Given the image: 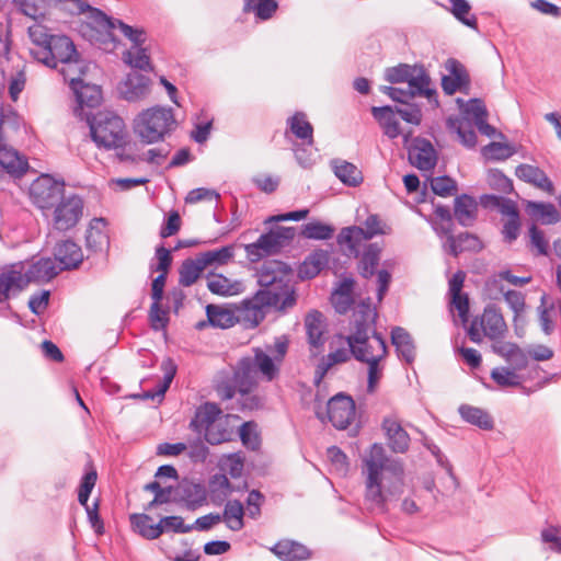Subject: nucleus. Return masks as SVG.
<instances>
[{
	"label": "nucleus",
	"mask_w": 561,
	"mask_h": 561,
	"mask_svg": "<svg viewBox=\"0 0 561 561\" xmlns=\"http://www.w3.org/2000/svg\"><path fill=\"white\" fill-rule=\"evenodd\" d=\"M253 352L257 371H260L268 381L275 379L279 374V368L277 367V362L274 357L272 358L268 356L260 347H255Z\"/></svg>",
	"instance_id": "nucleus-48"
},
{
	"label": "nucleus",
	"mask_w": 561,
	"mask_h": 561,
	"mask_svg": "<svg viewBox=\"0 0 561 561\" xmlns=\"http://www.w3.org/2000/svg\"><path fill=\"white\" fill-rule=\"evenodd\" d=\"M234 244L221 247L220 249L201 252L197 254L205 268L207 266H222L231 261L234 256Z\"/></svg>",
	"instance_id": "nucleus-42"
},
{
	"label": "nucleus",
	"mask_w": 561,
	"mask_h": 561,
	"mask_svg": "<svg viewBox=\"0 0 561 561\" xmlns=\"http://www.w3.org/2000/svg\"><path fill=\"white\" fill-rule=\"evenodd\" d=\"M130 526L134 533L147 540H154L161 536V528L152 524V517L146 513H134L129 515Z\"/></svg>",
	"instance_id": "nucleus-31"
},
{
	"label": "nucleus",
	"mask_w": 561,
	"mask_h": 561,
	"mask_svg": "<svg viewBox=\"0 0 561 561\" xmlns=\"http://www.w3.org/2000/svg\"><path fill=\"white\" fill-rule=\"evenodd\" d=\"M479 204L477 199L469 194H461L454 199V211L451 213L454 221L456 220L462 227H472L478 219Z\"/></svg>",
	"instance_id": "nucleus-22"
},
{
	"label": "nucleus",
	"mask_w": 561,
	"mask_h": 561,
	"mask_svg": "<svg viewBox=\"0 0 561 561\" xmlns=\"http://www.w3.org/2000/svg\"><path fill=\"white\" fill-rule=\"evenodd\" d=\"M335 176L345 185L356 187L364 181L362 171L354 164L344 160H334Z\"/></svg>",
	"instance_id": "nucleus-38"
},
{
	"label": "nucleus",
	"mask_w": 561,
	"mask_h": 561,
	"mask_svg": "<svg viewBox=\"0 0 561 561\" xmlns=\"http://www.w3.org/2000/svg\"><path fill=\"white\" fill-rule=\"evenodd\" d=\"M334 227L319 220L308 222L301 227L300 234L306 239L329 240L333 237Z\"/></svg>",
	"instance_id": "nucleus-49"
},
{
	"label": "nucleus",
	"mask_w": 561,
	"mask_h": 561,
	"mask_svg": "<svg viewBox=\"0 0 561 561\" xmlns=\"http://www.w3.org/2000/svg\"><path fill=\"white\" fill-rule=\"evenodd\" d=\"M431 188L435 195L448 197L457 192V183L449 175H440L431 180Z\"/></svg>",
	"instance_id": "nucleus-61"
},
{
	"label": "nucleus",
	"mask_w": 561,
	"mask_h": 561,
	"mask_svg": "<svg viewBox=\"0 0 561 561\" xmlns=\"http://www.w3.org/2000/svg\"><path fill=\"white\" fill-rule=\"evenodd\" d=\"M60 273L50 257H41L32 263L23 274L11 268L0 273V304H5L4 309L12 311L10 298L16 297L28 284L49 282Z\"/></svg>",
	"instance_id": "nucleus-3"
},
{
	"label": "nucleus",
	"mask_w": 561,
	"mask_h": 561,
	"mask_svg": "<svg viewBox=\"0 0 561 561\" xmlns=\"http://www.w3.org/2000/svg\"><path fill=\"white\" fill-rule=\"evenodd\" d=\"M446 126L450 131L458 135L461 144L468 148H474L477 145V134L470 122L458 116H449L446 119Z\"/></svg>",
	"instance_id": "nucleus-37"
},
{
	"label": "nucleus",
	"mask_w": 561,
	"mask_h": 561,
	"mask_svg": "<svg viewBox=\"0 0 561 561\" xmlns=\"http://www.w3.org/2000/svg\"><path fill=\"white\" fill-rule=\"evenodd\" d=\"M30 197L42 210L50 209L65 197V182L55 180L49 174H42L31 184Z\"/></svg>",
	"instance_id": "nucleus-10"
},
{
	"label": "nucleus",
	"mask_w": 561,
	"mask_h": 561,
	"mask_svg": "<svg viewBox=\"0 0 561 561\" xmlns=\"http://www.w3.org/2000/svg\"><path fill=\"white\" fill-rule=\"evenodd\" d=\"M158 525L161 528V535L169 531L186 534L193 530V526L185 525L183 517L178 515L163 516L158 522Z\"/></svg>",
	"instance_id": "nucleus-60"
},
{
	"label": "nucleus",
	"mask_w": 561,
	"mask_h": 561,
	"mask_svg": "<svg viewBox=\"0 0 561 561\" xmlns=\"http://www.w3.org/2000/svg\"><path fill=\"white\" fill-rule=\"evenodd\" d=\"M172 252L173 249H167L163 244H159L154 251V257L157 259V263H150V272L169 273L173 262Z\"/></svg>",
	"instance_id": "nucleus-59"
},
{
	"label": "nucleus",
	"mask_w": 561,
	"mask_h": 561,
	"mask_svg": "<svg viewBox=\"0 0 561 561\" xmlns=\"http://www.w3.org/2000/svg\"><path fill=\"white\" fill-rule=\"evenodd\" d=\"M420 64L409 65L399 64L394 67H388L385 70V80L391 84L407 83L411 76L416 72Z\"/></svg>",
	"instance_id": "nucleus-50"
},
{
	"label": "nucleus",
	"mask_w": 561,
	"mask_h": 561,
	"mask_svg": "<svg viewBox=\"0 0 561 561\" xmlns=\"http://www.w3.org/2000/svg\"><path fill=\"white\" fill-rule=\"evenodd\" d=\"M144 490L153 493V499L145 506V511H151L163 504L175 503V497L170 496L163 490L159 481L154 480L144 485Z\"/></svg>",
	"instance_id": "nucleus-53"
},
{
	"label": "nucleus",
	"mask_w": 561,
	"mask_h": 561,
	"mask_svg": "<svg viewBox=\"0 0 561 561\" xmlns=\"http://www.w3.org/2000/svg\"><path fill=\"white\" fill-rule=\"evenodd\" d=\"M286 126L284 136L287 140L293 142L291 136H294L295 138L300 139L301 142L307 144V146H312L314 144L313 126L308 121L305 112H295L286 119Z\"/></svg>",
	"instance_id": "nucleus-20"
},
{
	"label": "nucleus",
	"mask_w": 561,
	"mask_h": 561,
	"mask_svg": "<svg viewBox=\"0 0 561 561\" xmlns=\"http://www.w3.org/2000/svg\"><path fill=\"white\" fill-rule=\"evenodd\" d=\"M243 12L254 13L262 21L271 19L278 9L276 0H243Z\"/></svg>",
	"instance_id": "nucleus-44"
},
{
	"label": "nucleus",
	"mask_w": 561,
	"mask_h": 561,
	"mask_svg": "<svg viewBox=\"0 0 561 561\" xmlns=\"http://www.w3.org/2000/svg\"><path fill=\"white\" fill-rule=\"evenodd\" d=\"M54 259L58 262V268L62 271H71L79 267L83 261V253L75 241L67 239L58 242L54 247Z\"/></svg>",
	"instance_id": "nucleus-19"
},
{
	"label": "nucleus",
	"mask_w": 561,
	"mask_h": 561,
	"mask_svg": "<svg viewBox=\"0 0 561 561\" xmlns=\"http://www.w3.org/2000/svg\"><path fill=\"white\" fill-rule=\"evenodd\" d=\"M515 175L520 180L533 186L547 192L550 195L554 194V185L548 178L546 172L539 167H535L527 163L517 165Z\"/></svg>",
	"instance_id": "nucleus-25"
},
{
	"label": "nucleus",
	"mask_w": 561,
	"mask_h": 561,
	"mask_svg": "<svg viewBox=\"0 0 561 561\" xmlns=\"http://www.w3.org/2000/svg\"><path fill=\"white\" fill-rule=\"evenodd\" d=\"M70 87L78 103L75 115L84 121L85 114L92 113L91 111H84V107L93 110L101 105L103 101L102 89L100 85L87 83L80 78L72 79Z\"/></svg>",
	"instance_id": "nucleus-13"
},
{
	"label": "nucleus",
	"mask_w": 561,
	"mask_h": 561,
	"mask_svg": "<svg viewBox=\"0 0 561 561\" xmlns=\"http://www.w3.org/2000/svg\"><path fill=\"white\" fill-rule=\"evenodd\" d=\"M100 224L105 225L106 220L102 217L93 218L90 221L89 228L85 233L87 249L94 253L103 252V250L107 248L110 244L108 236L98 228V225Z\"/></svg>",
	"instance_id": "nucleus-34"
},
{
	"label": "nucleus",
	"mask_w": 561,
	"mask_h": 561,
	"mask_svg": "<svg viewBox=\"0 0 561 561\" xmlns=\"http://www.w3.org/2000/svg\"><path fill=\"white\" fill-rule=\"evenodd\" d=\"M90 136L99 148L106 150L123 148L127 145V131L124 121L112 111H98L85 114Z\"/></svg>",
	"instance_id": "nucleus-4"
},
{
	"label": "nucleus",
	"mask_w": 561,
	"mask_h": 561,
	"mask_svg": "<svg viewBox=\"0 0 561 561\" xmlns=\"http://www.w3.org/2000/svg\"><path fill=\"white\" fill-rule=\"evenodd\" d=\"M176 490L175 504H181L190 511L202 507L207 501L206 486L186 477L176 483Z\"/></svg>",
	"instance_id": "nucleus-15"
},
{
	"label": "nucleus",
	"mask_w": 561,
	"mask_h": 561,
	"mask_svg": "<svg viewBox=\"0 0 561 561\" xmlns=\"http://www.w3.org/2000/svg\"><path fill=\"white\" fill-rule=\"evenodd\" d=\"M271 551L282 561H305L311 558V550L305 545L291 540L282 539L277 541Z\"/></svg>",
	"instance_id": "nucleus-26"
},
{
	"label": "nucleus",
	"mask_w": 561,
	"mask_h": 561,
	"mask_svg": "<svg viewBox=\"0 0 561 561\" xmlns=\"http://www.w3.org/2000/svg\"><path fill=\"white\" fill-rule=\"evenodd\" d=\"M256 423L254 421L244 422L239 428V436L242 444L251 450L260 448L261 438L256 432Z\"/></svg>",
	"instance_id": "nucleus-58"
},
{
	"label": "nucleus",
	"mask_w": 561,
	"mask_h": 561,
	"mask_svg": "<svg viewBox=\"0 0 561 561\" xmlns=\"http://www.w3.org/2000/svg\"><path fill=\"white\" fill-rule=\"evenodd\" d=\"M256 371L257 367L254 357L244 356L240 358L233 375L238 386H252Z\"/></svg>",
	"instance_id": "nucleus-46"
},
{
	"label": "nucleus",
	"mask_w": 561,
	"mask_h": 561,
	"mask_svg": "<svg viewBox=\"0 0 561 561\" xmlns=\"http://www.w3.org/2000/svg\"><path fill=\"white\" fill-rule=\"evenodd\" d=\"M454 16L466 26L478 30V21L474 14H469L471 5L467 0H448Z\"/></svg>",
	"instance_id": "nucleus-52"
},
{
	"label": "nucleus",
	"mask_w": 561,
	"mask_h": 561,
	"mask_svg": "<svg viewBox=\"0 0 561 561\" xmlns=\"http://www.w3.org/2000/svg\"><path fill=\"white\" fill-rule=\"evenodd\" d=\"M408 89H405L408 98L415 96L426 98L434 108L439 107L438 94L435 88H431L432 79L424 65L420 64L415 73L409 79Z\"/></svg>",
	"instance_id": "nucleus-17"
},
{
	"label": "nucleus",
	"mask_w": 561,
	"mask_h": 561,
	"mask_svg": "<svg viewBox=\"0 0 561 561\" xmlns=\"http://www.w3.org/2000/svg\"><path fill=\"white\" fill-rule=\"evenodd\" d=\"M98 480V472L96 470L91 466V470L85 472L83 477L81 478L80 485L78 489V502L80 505H82L84 508H88L90 505L88 503L90 494L95 486Z\"/></svg>",
	"instance_id": "nucleus-55"
},
{
	"label": "nucleus",
	"mask_w": 561,
	"mask_h": 561,
	"mask_svg": "<svg viewBox=\"0 0 561 561\" xmlns=\"http://www.w3.org/2000/svg\"><path fill=\"white\" fill-rule=\"evenodd\" d=\"M502 280H506L514 286H524L531 282V276L520 277L513 275L510 270L501 271L493 278L485 282L484 291L488 294L489 298L496 299V295H493V291L503 293L504 287Z\"/></svg>",
	"instance_id": "nucleus-33"
},
{
	"label": "nucleus",
	"mask_w": 561,
	"mask_h": 561,
	"mask_svg": "<svg viewBox=\"0 0 561 561\" xmlns=\"http://www.w3.org/2000/svg\"><path fill=\"white\" fill-rule=\"evenodd\" d=\"M244 507L240 500H229L224 508L221 520L232 531H239L244 527Z\"/></svg>",
	"instance_id": "nucleus-39"
},
{
	"label": "nucleus",
	"mask_w": 561,
	"mask_h": 561,
	"mask_svg": "<svg viewBox=\"0 0 561 561\" xmlns=\"http://www.w3.org/2000/svg\"><path fill=\"white\" fill-rule=\"evenodd\" d=\"M329 260L330 252L328 250H313L298 266V278L301 280H309L317 277L325 267H328Z\"/></svg>",
	"instance_id": "nucleus-24"
},
{
	"label": "nucleus",
	"mask_w": 561,
	"mask_h": 561,
	"mask_svg": "<svg viewBox=\"0 0 561 561\" xmlns=\"http://www.w3.org/2000/svg\"><path fill=\"white\" fill-rule=\"evenodd\" d=\"M363 462L366 466L364 500L370 512L386 514L389 504L398 502L404 491V467L389 457L382 444L374 443Z\"/></svg>",
	"instance_id": "nucleus-1"
},
{
	"label": "nucleus",
	"mask_w": 561,
	"mask_h": 561,
	"mask_svg": "<svg viewBox=\"0 0 561 561\" xmlns=\"http://www.w3.org/2000/svg\"><path fill=\"white\" fill-rule=\"evenodd\" d=\"M354 353L356 360L360 363H366L368 365L367 391L369 393H373L375 392L379 379L382 376V369L379 366V362L383 359L386 356L376 355V358H370V360H368L366 359L362 351L357 350V352Z\"/></svg>",
	"instance_id": "nucleus-45"
},
{
	"label": "nucleus",
	"mask_w": 561,
	"mask_h": 561,
	"mask_svg": "<svg viewBox=\"0 0 561 561\" xmlns=\"http://www.w3.org/2000/svg\"><path fill=\"white\" fill-rule=\"evenodd\" d=\"M176 128L172 107L160 105L142 111L134 122V131L146 145L163 140Z\"/></svg>",
	"instance_id": "nucleus-5"
},
{
	"label": "nucleus",
	"mask_w": 561,
	"mask_h": 561,
	"mask_svg": "<svg viewBox=\"0 0 561 561\" xmlns=\"http://www.w3.org/2000/svg\"><path fill=\"white\" fill-rule=\"evenodd\" d=\"M294 271L280 260H266L259 270L257 284L261 288L250 299L242 301L243 310L252 311L254 324L264 319L263 308L287 313L297 305L298 294Z\"/></svg>",
	"instance_id": "nucleus-2"
},
{
	"label": "nucleus",
	"mask_w": 561,
	"mask_h": 561,
	"mask_svg": "<svg viewBox=\"0 0 561 561\" xmlns=\"http://www.w3.org/2000/svg\"><path fill=\"white\" fill-rule=\"evenodd\" d=\"M369 240L366 238V233L364 228L358 226H351L342 228L340 233L337 234V243L340 245L346 244L351 254L355 257L359 255L358 245L362 241Z\"/></svg>",
	"instance_id": "nucleus-40"
},
{
	"label": "nucleus",
	"mask_w": 561,
	"mask_h": 561,
	"mask_svg": "<svg viewBox=\"0 0 561 561\" xmlns=\"http://www.w3.org/2000/svg\"><path fill=\"white\" fill-rule=\"evenodd\" d=\"M458 412L463 421L483 431L494 428V420L489 412L470 404H461Z\"/></svg>",
	"instance_id": "nucleus-30"
},
{
	"label": "nucleus",
	"mask_w": 561,
	"mask_h": 561,
	"mask_svg": "<svg viewBox=\"0 0 561 561\" xmlns=\"http://www.w3.org/2000/svg\"><path fill=\"white\" fill-rule=\"evenodd\" d=\"M355 401L348 394L340 392L332 397L325 408L331 424L339 430L347 428L355 417Z\"/></svg>",
	"instance_id": "nucleus-12"
},
{
	"label": "nucleus",
	"mask_w": 561,
	"mask_h": 561,
	"mask_svg": "<svg viewBox=\"0 0 561 561\" xmlns=\"http://www.w3.org/2000/svg\"><path fill=\"white\" fill-rule=\"evenodd\" d=\"M296 237L295 227L276 226L262 233L259 239L244 245V251L252 263H256L264 256L275 255L288 247Z\"/></svg>",
	"instance_id": "nucleus-8"
},
{
	"label": "nucleus",
	"mask_w": 561,
	"mask_h": 561,
	"mask_svg": "<svg viewBox=\"0 0 561 561\" xmlns=\"http://www.w3.org/2000/svg\"><path fill=\"white\" fill-rule=\"evenodd\" d=\"M479 321L483 334L492 341L503 339L507 332V325L501 309L494 304H489L484 307L483 314L479 318Z\"/></svg>",
	"instance_id": "nucleus-18"
},
{
	"label": "nucleus",
	"mask_w": 561,
	"mask_h": 561,
	"mask_svg": "<svg viewBox=\"0 0 561 561\" xmlns=\"http://www.w3.org/2000/svg\"><path fill=\"white\" fill-rule=\"evenodd\" d=\"M371 115L377 121L387 137L394 139L401 135L400 123L396 117V106H373Z\"/></svg>",
	"instance_id": "nucleus-28"
},
{
	"label": "nucleus",
	"mask_w": 561,
	"mask_h": 561,
	"mask_svg": "<svg viewBox=\"0 0 561 561\" xmlns=\"http://www.w3.org/2000/svg\"><path fill=\"white\" fill-rule=\"evenodd\" d=\"M161 369L164 373L163 379L159 385L156 387V394H159V401H161L164 398L165 392L170 388V385L176 374V365L171 358H167L161 364Z\"/></svg>",
	"instance_id": "nucleus-63"
},
{
	"label": "nucleus",
	"mask_w": 561,
	"mask_h": 561,
	"mask_svg": "<svg viewBox=\"0 0 561 561\" xmlns=\"http://www.w3.org/2000/svg\"><path fill=\"white\" fill-rule=\"evenodd\" d=\"M150 84L151 80L149 77L131 71L119 88V93L126 101H139L150 92Z\"/></svg>",
	"instance_id": "nucleus-23"
},
{
	"label": "nucleus",
	"mask_w": 561,
	"mask_h": 561,
	"mask_svg": "<svg viewBox=\"0 0 561 561\" xmlns=\"http://www.w3.org/2000/svg\"><path fill=\"white\" fill-rule=\"evenodd\" d=\"M409 161L421 171H430L437 163V153L432 142L423 137L412 138L408 146Z\"/></svg>",
	"instance_id": "nucleus-16"
},
{
	"label": "nucleus",
	"mask_w": 561,
	"mask_h": 561,
	"mask_svg": "<svg viewBox=\"0 0 561 561\" xmlns=\"http://www.w3.org/2000/svg\"><path fill=\"white\" fill-rule=\"evenodd\" d=\"M434 215L438 221L433 224V229L438 237L446 238L443 248L448 254L457 257L462 252H477L482 249V243L476 234L467 231L454 234L455 224L448 206L438 204L434 208Z\"/></svg>",
	"instance_id": "nucleus-6"
},
{
	"label": "nucleus",
	"mask_w": 561,
	"mask_h": 561,
	"mask_svg": "<svg viewBox=\"0 0 561 561\" xmlns=\"http://www.w3.org/2000/svg\"><path fill=\"white\" fill-rule=\"evenodd\" d=\"M136 48V55H134L131 50L125 51L123 55V60L135 69L152 71L153 67L150 64V57L147 54L146 48L141 46Z\"/></svg>",
	"instance_id": "nucleus-57"
},
{
	"label": "nucleus",
	"mask_w": 561,
	"mask_h": 561,
	"mask_svg": "<svg viewBox=\"0 0 561 561\" xmlns=\"http://www.w3.org/2000/svg\"><path fill=\"white\" fill-rule=\"evenodd\" d=\"M308 343L313 348H322L325 343L323 336L327 328L324 316L319 310L310 311L305 318Z\"/></svg>",
	"instance_id": "nucleus-29"
},
{
	"label": "nucleus",
	"mask_w": 561,
	"mask_h": 561,
	"mask_svg": "<svg viewBox=\"0 0 561 561\" xmlns=\"http://www.w3.org/2000/svg\"><path fill=\"white\" fill-rule=\"evenodd\" d=\"M205 266L196 255L194 259H185L179 268V283L184 287H190L201 277Z\"/></svg>",
	"instance_id": "nucleus-41"
},
{
	"label": "nucleus",
	"mask_w": 561,
	"mask_h": 561,
	"mask_svg": "<svg viewBox=\"0 0 561 561\" xmlns=\"http://www.w3.org/2000/svg\"><path fill=\"white\" fill-rule=\"evenodd\" d=\"M489 186L500 193L511 194L514 191L513 181L500 169H490L486 174Z\"/></svg>",
	"instance_id": "nucleus-54"
},
{
	"label": "nucleus",
	"mask_w": 561,
	"mask_h": 561,
	"mask_svg": "<svg viewBox=\"0 0 561 561\" xmlns=\"http://www.w3.org/2000/svg\"><path fill=\"white\" fill-rule=\"evenodd\" d=\"M482 151L491 160L504 161L515 154L516 149L510 144L492 141Z\"/></svg>",
	"instance_id": "nucleus-56"
},
{
	"label": "nucleus",
	"mask_w": 561,
	"mask_h": 561,
	"mask_svg": "<svg viewBox=\"0 0 561 561\" xmlns=\"http://www.w3.org/2000/svg\"><path fill=\"white\" fill-rule=\"evenodd\" d=\"M381 251L377 242L367 244L358 262V273L363 278L368 279L376 273Z\"/></svg>",
	"instance_id": "nucleus-35"
},
{
	"label": "nucleus",
	"mask_w": 561,
	"mask_h": 561,
	"mask_svg": "<svg viewBox=\"0 0 561 561\" xmlns=\"http://www.w3.org/2000/svg\"><path fill=\"white\" fill-rule=\"evenodd\" d=\"M391 343L396 347L397 355L407 364H412L416 356V346L412 335L402 327L391 330Z\"/></svg>",
	"instance_id": "nucleus-27"
},
{
	"label": "nucleus",
	"mask_w": 561,
	"mask_h": 561,
	"mask_svg": "<svg viewBox=\"0 0 561 561\" xmlns=\"http://www.w3.org/2000/svg\"><path fill=\"white\" fill-rule=\"evenodd\" d=\"M83 199L72 194L64 197L56 206L53 217V226L58 231H68L77 226L83 214Z\"/></svg>",
	"instance_id": "nucleus-11"
},
{
	"label": "nucleus",
	"mask_w": 561,
	"mask_h": 561,
	"mask_svg": "<svg viewBox=\"0 0 561 561\" xmlns=\"http://www.w3.org/2000/svg\"><path fill=\"white\" fill-rule=\"evenodd\" d=\"M526 211L531 217H538L542 219V224L552 225L560 220V215L551 203H541L528 201L526 203Z\"/></svg>",
	"instance_id": "nucleus-43"
},
{
	"label": "nucleus",
	"mask_w": 561,
	"mask_h": 561,
	"mask_svg": "<svg viewBox=\"0 0 561 561\" xmlns=\"http://www.w3.org/2000/svg\"><path fill=\"white\" fill-rule=\"evenodd\" d=\"M389 448L396 454H404L410 447V435L399 421L385 417L381 423Z\"/></svg>",
	"instance_id": "nucleus-21"
},
{
	"label": "nucleus",
	"mask_w": 561,
	"mask_h": 561,
	"mask_svg": "<svg viewBox=\"0 0 561 561\" xmlns=\"http://www.w3.org/2000/svg\"><path fill=\"white\" fill-rule=\"evenodd\" d=\"M91 18L98 25L106 28L108 32L114 30L115 27H119V30L126 37H130V34L135 33V28L133 26L124 23L122 20L108 16L101 9H92Z\"/></svg>",
	"instance_id": "nucleus-47"
},
{
	"label": "nucleus",
	"mask_w": 561,
	"mask_h": 561,
	"mask_svg": "<svg viewBox=\"0 0 561 561\" xmlns=\"http://www.w3.org/2000/svg\"><path fill=\"white\" fill-rule=\"evenodd\" d=\"M354 316V331L345 337L348 346H353L354 343L366 344L367 340H369V327L376 323L378 317L376 309L371 308L370 298L363 300L358 305V310Z\"/></svg>",
	"instance_id": "nucleus-14"
},
{
	"label": "nucleus",
	"mask_w": 561,
	"mask_h": 561,
	"mask_svg": "<svg viewBox=\"0 0 561 561\" xmlns=\"http://www.w3.org/2000/svg\"><path fill=\"white\" fill-rule=\"evenodd\" d=\"M205 310L208 323L213 328L229 329L238 322L233 310L214 304L207 305Z\"/></svg>",
	"instance_id": "nucleus-36"
},
{
	"label": "nucleus",
	"mask_w": 561,
	"mask_h": 561,
	"mask_svg": "<svg viewBox=\"0 0 561 561\" xmlns=\"http://www.w3.org/2000/svg\"><path fill=\"white\" fill-rule=\"evenodd\" d=\"M491 378L494 382L501 387H517L520 385L518 375L515 374L514 369L508 368H494L491 371Z\"/></svg>",
	"instance_id": "nucleus-64"
},
{
	"label": "nucleus",
	"mask_w": 561,
	"mask_h": 561,
	"mask_svg": "<svg viewBox=\"0 0 561 561\" xmlns=\"http://www.w3.org/2000/svg\"><path fill=\"white\" fill-rule=\"evenodd\" d=\"M251 386H238V392L240 393L239 404L240 411H254L263 407L262 399L257 394L251 393Z\"/></svg>",
	"instance_id": "nucleus-62"
},
{
	"label": "nucleus",
	"mask_w": 561,
	"mask_h": 561,
	"mask_svg": "<svg viewBox=\"0 0 561 561\" xmlns=\"http://www.w3.org/2000/svg\"><path fill=\"white\" fill-rule=\"evenodd\" d=\"M28 36L36 48L31 49V55L35 59V53L46 50L55 34H50L45 25L39 23L33 24L27 30Z\"/></svg>",
	"instance_id": "nucleus-51"
},
{
	"label": "nucleus",
	"mask_w": 561,
	"mask_h": 561,
	"mask_svg": "<svg viewBox=\"0 0 561 561\" xmlns=\"http://www.w3.org/2000/svg\"><path fill=\"white\" fill-rule=\"evenodd\" d=\"M79 58L75 43L64 34H55L46 50L35 53V59L51 69H56L59 62H78Z\"/></svg>",
	"instance_id": "nucleus-9"
},
{
	"label": "nucleus",
	"mask_w": 561,
	"mask_h": 561,
	"mask_svg": "<svg viewBox=\"0 0 561 561\" xmlns=\"http://www.w3.org/2000/svg\"><path fill=\"white\" fill-rule=\"evenodd\" d=\"M221 413L217 403L207 401L195 410L190 428L198 435L204 433L205 440L210 445L230 442L232 431L224 423L217 422Z\"/></svg>",
	"instance_id": "nucleus-7"
},
{
	"label": "nucleus",
	"mask_w": 561,
	"mask_h": 561,
	"mask_svg": "<svg viewBox=\"0 0 561 561\" xmlns=\"http://www.w3.org/2000/svg\"><path fill=\"white\" fill-rule=\"evenodd\" d=\"M207 288L214 295L218 296H233L238 295L243 290V285L241 282L231 283L230 279L224 274L209 273L207 275Z\"/></svg>",
	"instance_id": "nucleus-32"
}]
</instances>
